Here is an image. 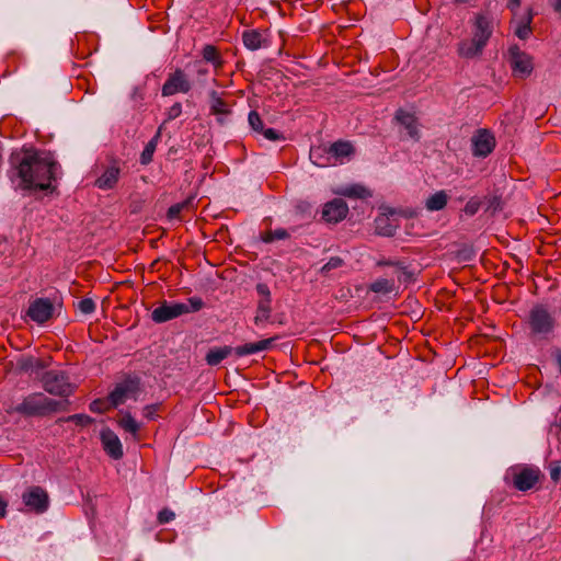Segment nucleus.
Listing matches in <instances>:
<instances>
[{
    "label": "nucleus",
    "instance_id": "obj_16",
    "mask_svg": "<svg viewBox=\"0 0 561 561\" xmlns=\"http://www.w3.org/2000/svg\"><path fill=\"white\" fill-rule=\"evenodd\" d=\"M101 440L103 444L104 450L111 456L113 459L117 460L123 457V447L118 436L112 431L107 430L102 432Z\"/></svg>",
    "mask_w": 561,
    "mask_h": 561
},
{
    "label": "nucleus",
    "instance_id": "obj_30",
    "mask_svg": "<svg viewBox=\"0 0 561 561\" xmlns=\"http://www.w3.org/2000/svg\"><path fill=\"white\" fill-rule=\"evenodd\" d=\"M203 58L207 62H211L215 68H220L222 66L221 57L214 45H206L203 48Z\"/></svg>",
    "mask_w": 561,
    "mask_h": 561
},
{
    "label": "nucleus",
    "instance_id": "obj_19",
    "mask_svg": "<svg viewBox=\"0 0 561 561\" xmlns=\"http://www.w3.org/2000/svg\"><path fill=\"white\" fill-rule=\"evenodd\" d=\"M209 100L210 114L217 116L219 124H224L225 121L222 116H227L231 113L228 103L215 90L209 92Z\"/></svg>",
    "mask_w": 561,
    "mask_h": 561
},
{
    "label": "nucleus",
    "instance_id": "obj_43",
    "mask_svg": "<svg viewBox=\"0 0 561 561\" xmlns=\"http://www.w3.org/2000/svg\"><path fill=\"white\" fill-rule=\"evenodd\" d=\"M160 409V404H149L142 410L144 416L148 420H153L157 416V412Z\"/></svg>",
    "mask_w": 561,
    "mask_h": 561
},
{
    "label": "nucleus",
    "instance_id": "obj_52",
    "mask_svg": "<svg viewBox=\"0 0 561 561\" xmlns=\"http://www.w3.org/2000/svg\"><path fill=\"white\" fill-rule=\"evenodd\" d=\"M455 2H458V3H465L467 2L468 0H454Z\"/></svg>",
    "mask_w": 561,
    "mask_h": 561
},
{
    "label": "nucleus",
    "instance_id": "obj_10",
    "mask_svg": "<svg viewBox=\"0 0 561 561\" xmlns=\"http://www.w3.org/2000/svg\"><path fill=\"white\" fill-rule=\"evenodd\" d=\"M513 485L518 491L531 490L540 479V470L536 467H524L513 470Z\"/></svg>",
    "mask_w": 561,
    "mask_h": 561
},
{
    "label": "nucleus",
    "instance_id": "obj_37",
    "mask_svg": "<svg viewBox=\"0 0 561 561\" xmlns=\"http://www.w3.org/2000/svg\"><path fill=\"white\" fill-rule=\"evenodd\" d=\"M248 121H249V125L251 126V128L254 131H256V133L263 131V128H264L263 121L256 111H251L249 113Z\"/></svg>",
    "mask_w": 561,
    "mask_h": 561
},
{
    "label": "nucleus",
    "instance_id": "obj_1",
    "mask_svg": "<svg viewBox=\"0 0 561 561\" xmlns=\"http://www.w3.org/2000/svg\"><path fill=\"white\" fill-rule=\"evenodd\" d=\"M12 163L16 165L18 176L21 179L23 188L39 191L50 188L51 181L56 179L59 168L50 157L39 156L36 152L13 156Z\"/></svg>",
    "mask_w": 561,
    "mask_h": 561
},
{
    "label": "nucleus",
    "instance_id": "obj_41",
    "mask_svg": "<svg viewBox=\"0 0 561 561\" xmlns=\"http://www.w3.org/2000/svg\"><path fill=\"white\" fill-rule=\"evenodd\" d=\"M174 517H175V514L171 510L163 508L158 514V522H159V524H167V523H170L171 520H173Z\"/></svg>",
    "mask_w": 561,
    "mask_h": 561
},
{
    "label": "nucleus",
    "instance_id": "obj_4",
    "mask_svg": "<svg viewBox=\"0 0 561 561\" xmlns=\"http://www.w3.org/2000/svg\"><path fill=\"white\" fill-rule=\"evenodd\" d=\"M39 381L43 389L51 396L68 398L76 390V385L70 382L69 376L59 369L43 373Z\"/></svg>",
    "mask_w": 561,
    "mask_h": 561
},
{
    "label": "nucleus",
    "instance_id": "obj_48",
    "mask_svg": "<svg viewBox=\"0 0 561 561\" xmlns=\"http://www.w3.org/2000/svg\"><path fill=\"white\" fill-rule=\"evenodd\" d=\"M500 204H501V198L497 196H493L490 199L489 208H492L493 210H497L500 208Z\"/></svg>",
    "mask_w": 561,
    "mask_h": 561
},
{
    "label": "nucleus",
    "instance_id": "obj_49",
    "mask_svg": "<svg viewBox=\"0 0 561 561\" xmlns=\"http://www.w3.org/2000/svg\"><path fill=\"white\" fill-rule=\"evenodd\" d=\"M556 12L561 13V0H550Z\"/></svg>",
    "mask_w": 561,
    "mask_h": 561
},
{
    "label": "nucleus",
    "instance_id": "obj_44",
    "mask_svg": "<svg viewBox=\"0 0 561 561\" xmlns=\"http://www.w3.org/2000/svg\"><path fill=\"white\" fill-rule=\"evenodd\" d=\"M182 113V105L181 103H174L167 112V118L168 121L175 119L179 117Z\"/></svg>",
    "mask_w": 561,
    "mask_h": 561
},
{
    "label": "nucleus",
    "instance_id": "obj_25",
    "mask_svg": "<svg viewBox=\"0 0 561 561\" xmlns=\"http://www.w3.org/2000/svg\"><path fill=\"white\" fill-rule=\"evenodd\" d=\"M448 199L449 197L445 191H438L426 199L425 207L430 211L442 210L446 207Z\"/></svg>",
    "mask_w": 561,
    "mask_h": 561
},
{
    "label": "nucleus",
    "instance_id": "obj_5",
    "mask_svg": "<svg viewBox=\"0 0 561 561\" xmlns=\"http://www.w3.org/2000/svg\"><path fill=\"white\" fill-rule=\"evenodd\" d=\"M528 324L531 335L547 339L556 328V320L546 307L537 305L529 312Z\"/></svg>",
    "mask_w": 561,
    "mask_h": 561
},
{
    "label": "nucleus",
    "instance_id": "obj_47",
    "mask_svg": "<svg viewBox=\"0 0 561 561\" xmlns=\"http://www.w3.org/2000/svg\"><path fill=\"white\" fill-rule=\"evenodd\" d=\"M256 289H257V293L261 294L262 296H264L265 298H270V289L266 285L264 284H259L256 286Z\"/></svg>",
    "mask_w": 561,
    "mask_h": 561
},
{
    "label": "nucleus",
    "instance_id": "obj_38",
    "mask_svg": "<svg viewBox=\"0 0 561 561\" xmlns=\"http://www.w3.org/2000/svg\"><path fill=\"white\" fill-rule=\"evenodd\" d=\"M78 309L84 314H90L95 310V302L91 298L81 299Z\"/></svg>",
    "mask_w": 561,
    "mask_h": 561
},
{
    "label": "nucleus",
    "instance_id": "obj_51",
    "mask_svg": "<svg viewBox=\"0 0 561 561\" xmlns=\"http://www.w3.org/2000/svg\"><path fill=\"white\" fill-rule=\"evenodd\" d=\"M519 4H520V0H510V2H508V7L512 10H515L516 8H518Z\"/></svg>",
    "mask_w": 561,
    "mask_h": 561
},
{
    "label": "nucleus",
    "instance_id": "obj_27",
    "mask_svg": "<svg viewBox=\"0 0 561 561\" xmlns=\"http://www.w3.org/2000/svg\"><path fill=\"white\" fill-rule=\"evenodd\" d=\"M159 138H160V129L158 130L156 136L153 138H151L145 146V148L140 154V163L141 164L147 165L152 161L153 153L156 151Z\"/></svg>",
    "mask_w": 561,
    "mask_h": 561
},
{
    "label": "nucleus",
    "instance_id": "obj_34",
    "mask_svg": "<svg viewBox=\"0 0 561 561\" xmlns=\"http://www.w3.org/2000/svg\"><path fill=\"white\" fill-rule=\"evenodd\" d=\"M192 205V198H187L184 202L176 203L168 209V218L169 219H179L181 213L184 209H187Z\"/></svg>",
    "mask_w": 561,
    "mask_h": 561
},
{
    "label": "nucleus",
    "instance_id": "obj_21",
    "mask_svg": "<svg viewBox=\"0 0 561 561\" xmlns=\"http://www.w3.org/2000/svg\"><path fill=\"white\" fill-rule=\"evenodd\" d=\"M531 22H533V11L529 9L526 14L518 19L513 20L514 24V34L519 39H527L529 38L533 30H531Z\"/></svg>",
    "mask_w": 561,
    "mask_h": 561
},
{
    "label": "nucleus",
    "instance_id": "obj_17",
    "mask_svg": "<svg viewBox=\"0 0 561 561\" xmlns=\"http://www.w3.org/2000/svg\"><path fill=\"white\" fill-rule=\"evenodd\" d=\"M276 339L277 337H270V339H264V340H261L257 342L239 345L237 347H233V353L238 357H242V356L255 354L259 352H263V351L270 350L273 346Z\"/></svg>",
    "mask_w": 561,
    "mask_h": 561
},
{
    "label": "nucleus",
    "instance_id": "obj_7",
    "mask_svg": "<svg viewBox=\"0 0 561 561\" xmlns=\"http://www.w3.org/2000/svg\"><path fill=\"white\" fill-rule=\"evenodd\" d=\"M121 167L122 161L119 159L108 157L106 162L100 165L101 173L96 178L94 185L103 191L113 190L119 181Z\"/></svg>",
    "mask_w": 561,
    "mask_h": 561
},
{
    "label": "nucleus",
    "instance_id": "obj_39",
    "mask_svg": "<svg viewBox=\"0 0 561 561\" xmlns=\"http://www.w3.org/2000/svg\"><path fill=\"white\" fill-rule=\"evenodd\" d=\"M65 421L73 422L75 424L80 425V426H87V425L91 424L92 419L85 414H73V415H70L67 419H65Z\"/></svg>",
    "mask_w": 561,
    "mask_h": 561
},
{
    "label": "nucleus",
    "instance_id": "obj_29",
    "mask_svg": "<svg viewBox=\"0 0 561 561\" xmlns=\"http://www.w3.org/2000/svg\"><path fill=\"white\" fill-rule=\"evenodd\" d=\"M369 289L376 294H389L394 289V283L387 278H378L369 285Z\"/></svg>",
    "mask_w": 561,
    "mask_h": 561
},
{
    "label": "nucleus",
    "instance_id": "obj_9",
    "mask_svg": "<svg viewBox=\"0 0 561 561\" xmlns=\"http://www.w3.org/2000/svg\"><path fill=\"white\" fill-rule=\"evenodd\" d=\"M55 306L49 298H36L30 304L27 317L37 324H44L55 314Z\"/></svg>",
    "mask_w": 561,
    "mask_h": 561
},
{
    "label": "nucleus",
    "instance_id": "obj_46",
    "mask_svg": "<svg viewBox=\"0 0 561 561\" xmlns=\"http://www.w3.org/2000/svg\"><path fill=\"white\" fill-rule=\"evenodd\" d=\"M480 208V202L476 201V199H470L466 206H465V213L467 215H470V216H473L474 214H477V211L479 210Z\"/></svg>",
    "mask_w": 561,
    "mask_h": 561
},
{
    "label": "nucleus",
    "instance_id": "obj_26",
    "mask_svg": "<svg viewBox=\"0 0 561 561\" xmlns=\"http://www.w3.org/2000/svg\"><path fill=\"white\" fill-rule=\"evenodd\" d=\"M231 353H233V347L231 346L211 348L206 355V362L209 366H217Z\"/></svg>",
    "mask_w": 561,
    "mask_h": 561
},
{
    "label": "nucleus",
    "instance_id": "obj_23",
    "mask_svg": "<svg viewBox=\"0 0 561 561\" xmlns=\"http://www.w3.org/2000/svg\"><path fill=\"white\" fill-rule=\"evenodd\" d=\"M309 157H310V160L312 161V163L320 168L333 165L332 153L330 151V147H327V146L312 147L310 149Z\"/></svg>",
    "mask_w": 561,
    "mask_h": 561
},
{
    "label": "nucleus",
    "instance_id": "obj_6",
    "mask_svg": "<svg viewBox=\"0 0 561 561\" xmlns=\"http://www.w3.org/2000/svg\"><path fill=\"white\" fill-rule=\"evenodd\" d=\"M140 391V379L138 377L128 376L116 383L114 389L110 392L107 400L113 408H117L128 399L137 400Z\"/></svg>",
    "mask_w": 561,
    "mask_h": 561
},
{
    "label": "nucleus",
    "instance_id": "obj_15",
    "mask_svg": "<svg viewBox=\"0 0 561 561\" xmlns=\"http://www.w3.org/2000/svg\"><path fill=\"white\" fill-rule=\"evenodd\" d=\"M511 62L513 71L519 76H527L533 70L531 59L528 55L520 51L518 46H512L510 48Z\"/></svg>",
    "mask_w": 561,
    "mask_h": 561
},
{
    "label": "nucleus",
    "instance_id": "obj_36",
    "mask_svg": "<svg viewBox=\"0 0 561 561\" xmlns=\"http://www.w3.org/2000/svg\"><path fill=\"white\" fill-rule=\"evenodd\" d=\"M344 265L343 259L340 256L331 257L320 270L323 275H328L331 271L342 267Z\"/></svg>",
    "mask_w": 561,
    "mask_h": 561
},
{
    "label": "nucleus",
    "instance_id": "obj_3",
    "mask_svg": "<svg viewBox=\"0 0 561 561\" xmlns=\"http://www.w3.org/2000/svg\"><path fill=\"white\" fill-rule=\"evenodd\" d=\"M204 307V301L199 297H191L187 302L164 301L151 312V319L156 323H163L180 316L199 311Z\"/></svg>",
    "mask_w": 561,
    "mask_h": 561
},
{
    "label": "nucleus",
    "instance_id": "obj_32",
    "mask_svg": "<svg viewBox=\"0 0 561 561\" xmlns=\"http://www.w3.org/2000/svg\"><path fill=\"white\" fill-rule=\"evenodd\" d=\"M287 238H289V233L284 228L268 230L261 236V240L265 243H271L275 240H285Z\"/></svg>",
    "mask_w": 561,
    "mask_h": 561
},
{
    "label": "nucleus",
    "instance_id": "obj_40",
    "mask_svg": "<svg viewBox=\"0 0 561 561\" xmlns=\"http://www.w3.org/2000/svg\"><path fill=\"white\" fill-rule=\"evenodd\" d=\"M111 403L110 401H103V400H94L93 402H91L90 404V410L92 412H96V413H103L105 412L106 410H108L111 408Z\"/></svg>",
    "mask_w": 561,
    "mask_h": 561
},
{
    "label": "nucleus",
    "instance_id": "obj_18",
    "mask_svg": "<svg viewBox=\"0 0 561 561\" xmlns=\"http://www.w3.org/2000/svg\"><path fill=\"white\" fill-rule=\"evenodd\" d=\"M332 153L333 165L348 160L355 152L350 141L339 140L329 146Z\"/></svg>",
    "mask_w": 561,
    "mask_h": 561
},
{
    "label": "nucleus",
    "instance_id": "obj_20",
    "mask_svg": "<svg viewBox=\"0 0 561 561\" xmlns=\"http://www.w3.org/2000/svg\"><path fill=\"white\" fill-rule=\"evenodd\" d=\"M243 45L250 50H257L266 47L268 42L264 34L259 30H245L242 33Z\"/></svg>",
    "mask_w": 561,
    "mask_h": 561
},
{
    "label": "nucleus",
    "instance_id": "obj_8",
    "mask_svg": "<svg viewBox=\"0 0 561 561\" xmlns=\"http://www.w3.org/2000/svg\"><path fill=\"white\" fill-rule=\"evenodd\" d=\"M192 89V83L186 73L178 68L175 71L169 73L165 82L162 85L161 94L163 96H171L176 93H187Z\"/></svg>",
    "mask_w": 561,
    "mask_h": 561
},
{
    "label": "nucleus",
    "instance_id": "obj_11",
    "mask_svg": "<svg viewBox=\"0 0 561 561\" xmlns=\"http://www.w3.org/2000/svg\"><path fill=\"white\" fill-rule=\"evenodd\" d=\"M23 503L28 511L44 513L48 508L49 499L47 492L41 486H32L22 495Z\"/></svg>",
    "mask_w": 561,
    "mask_h": 561
},
{
    "label": "nucleus",
    "instance_id": "obj_2",
    "mask_svg": "<svg viewBox=\"0 0 561 561\" xmlns=\"http://www.w3.org/2000/svg\"><path fill=\"white\" fill-rule=\"evenodd\" d=\"M67 400L57 401L45 396L43 392H33L24 397L21 403L13 408V411L24 416H45L55 412L66 411Z\"/></svg>",
    "mask_w": 561,
    "mask_h": 561
},
{
    "label": "nucleus",
    "instance_id": "obj_24",
    "mask_svg": "<svg viewBox=\"0 0 561 561\" xmlns=\"http://www.w3.org/2000/svg\"><path fill=\"white\" fill-rule=\"evenodd\" d=\"M484 47L477 43L473 38L463 39L458 44V55L462 58H474L482 54Z\"/></svg>",
    "mask_w": 561,
    "mask_h": 561
},
{
    "label": "nucleus",
    "instance_id": "obj_28",
    "mask_svg": "<svg viewBox=\"0 0 561 561\" xmlns=\"http://www.w3.org/2000/svg\"><path fill=\"white\" fill-rule=\"evenodd\" d=\"M118 425L134 437L138 436L140 430L139 423L131 416L130 413H125L118 421Z\"/></svg>",
    "mask_w": 561,
    "mask_h": 561
},
{
    "label": "nucleus",
    "instance_id": "obj_33",
    "mask_svg": "<svg viewBox=\"0 0 561 561\" xmlns=\"http://www.w3.org/2000/svg\"><path fill=\"white\" fill-rule=\"evenodd\" d=\"M388 217L380 216L377 217L376 222V229L379 234L382 236H392L394 233L396 227L388 224Z\"/></svg>",
    "mask_w": 561,
    "mask_h": 561
},
{
    "label": "nucleus",
    "instance_id": "obj_22",
    "mask_svg": "<svg viewBox=\"0 0 561 561\" xmlns=\"http://www.w3.org/2000/svg\"><path fill=\"white\" fill-rule=\"evenodd\" d=\"M396 119L404 126L407 129L408 135L414 139H420L419 128H417V121L416 117L403 110H399L396 114Z\"/></svg>",
    "mask_w": 561,
    "mask_h": 561
},
{
    "label": "nucleus",
    "instance_id": "obj_14",
    "mask_svg": "<svg viewBox=\"0 0 561 561\" xmlns=\"http://www.w3.org/2000/svg\"><path fill=\"white\" fill-rule=\"evenodd\" d=\"M493 33V21L486 15L480 14L476 18L472 38L485 47Z\"/></svg>",
    "mask_w": 561,
    "mask_h": 561
},
{
    "label": "nucleus",
    "instance_id": "obj_13",
    "mask_svg": "<svg viewBox=\"0 0 561 561\" xmlns=\"http://www.w3.org/2000/svg\"><path fill=\"white\" fill-rule=\"evenodd\" d=\"M348 213V206L342 198L328 202L322 209V218L327 222L336 224L343 220Z\"/></svg>",
    "mask_w": 561,
    "mask_h": 561
},
{
    "label": "nucleus",
    "instance_id": "obj_31",
    "mask_svg": "<svg viewBox=\"0 0 561 561\" xmlns=\"http://www.w3.org/2000/svg\"><path fill=\"white\" fill-rule=\"evenodd\" d=\"M270 313H271V298H264L259 302L254 322L256 324H259L260 322L267 320L270 318Z\"/></svg>",
    "mask_w": 561,
    "mask_h": 561
},
{
    "label": "nucleus",
    "instance_id": "obj_50",
    "mask_svg": "<svg viewBox=\"0 0 561 561\" xmlns=\"http://www.w3.org/2000/svg\"><path fill=\"white\" fill-rule=\"evenodd\" d=\"M7 503L0 497V517H3L5 514Z\"/></svg>",
    "mask_w": 561,
    "mask_h": 561
},
{
    "label": "nucleus",
    "instance_id": "obj_42",
    "mask_svg": "<svg viewBox=\"0 0 561 561\" xmlns=\"http://www.w3.org/2000/svg\"><path fill=\"white\" fill-rule=\"evenodd\" d=\"M550 478L552 481L557 482L561 478V463L558 461H553L549 466Z\"/></svg>",
    "mask_w": 561,
    "mask_h": 561
},
{
    "label": "nucleus",
    "instance_id": "obj_35",
    "mask_svg": "<svg viewBox=\"0 0 561 561\" xmlns=\"http://www.w3.org/2000/svg\"><path fill=\"white\" fill-rule=\"evenodd\" d=\"M343 195L348 196V197L366 198V197L370 196V193L366 187H364L362 185H353V186L346 187L343 191Z\"/></svg>",
    "mask_w": 561,
    "mask_h": 561
},
{
    "label": "nucleus",
    "instance_id": "obj_45",
    "mask_svg": "<svg viewBox=\"0 0 561 561\" xmlns=\"http://www.w3.org/2000/svg\"><path fill=\"white\" fill-rule=\"evenodd\" d=\"M263 136L272 141L280 140L283 139V136L274 128H263V131H261Z\"/></svg>",
    "mask_w": 561,
    "mask_h": 561
},
{
    "label": "nucleus",
    "instance_id": "obj_12",
    "mask_svg": "<svg viewBox=\"0 0 561 561\" xmlns=\"http://www.w3.org/2000/svg\"><path fill=\"white\" fill-rule=\"evenodd\" d=\"M495 147V138L488 129H479L472 137V153L474 157H486Z\"/></svg>",
    "mask_w": 561,
    "mask_h": 561
}]
</instances>
